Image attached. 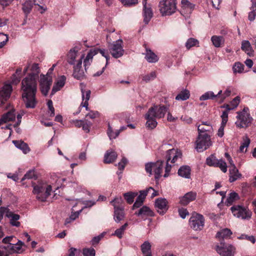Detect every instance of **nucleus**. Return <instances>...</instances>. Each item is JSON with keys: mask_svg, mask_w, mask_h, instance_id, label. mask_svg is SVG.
Masks as SVG:
<instances>
[{"mask_svg": "<svg viewBox=\"0 0 256 256\" xmlns=\"http://www.w3.org/2000/svg\"><path fill=\"white\" fill-rule=\"evenodd\" d=\"M250 144V138L246 136L245 138H244L243 142L241 146L240 147V152H246V150H244V149L245 148H248V146Z\"/></svg>", "mask_w": 256, "mask_h": 256, "instance_id": "3c124183", "label": "nucleus"}, {"mask_svg": "<svg viewBox=\"0 0 256 256\" xmlns=\"http://www.w3.org/2000/svg\"><path fill=\"white\" fill-rule=\"evenodd\" d=\"M122 3L124 6H132L138 4V0H122Z\"/></svg>", "mask_w": 256, "mask_h": 256, "instance_id": "680f3d73", "label": "nucleus"}, {"mask_svg": "<svg viewBox=\"0 0 256 256\" xmlns=\"http://www.w3.org/2000/svg\"><path fill=\"white\" fill-rule=\"evenodd\" d=\"M16 114L14 111H10L3 114L0 118V126L9 122L13 121L15 120Z\"/></svg>", "mask_w": 256, "mask_h": 256, "instance_id": "b1692460", "label": "nucleus"}, {"mask_svg": "<svg viewBox=\"0 0 256 256\" xmlns=\"http://www.w3.org/2000/svg\"><path fill=\"white\" fill-rule=\"evenodd\" d=\"M238 239H246L248 240L251 242L252 244H254L256 242V239L253 236H248L246 234H242L240 236L238 237Z\"/></svg>", "mask_w": 256, "mask_h": 256, "instance_id": "052dcab7", "label": "nucleus"}, {"mask_svg": "<svg viewBox=\"0 0 256 256\" xmlns=\"http://www.w3.org/2000/svg\"><path fill=\"white\" fill-rule=\"evenodd\" d=\"M222 94V90L218 92L217 94H214L212 91H208L202 94L200 98V100H206L208 99L214 100L215 98L218 97Z\"/></svg>", "mask_w": 256, "mask_h": 256, "instance_id": "72a5a7b5", "label": "nucleus"}, {"mask_svg": "<svg viewBox=\"0 0 256 256\" xmlns=\"http://www.w3.org/2000/svg\"><path fill=\"white\" fill-rule=\"evenodd\" d=\"M182 154L180 151L178 150L172 148L168 150L166 152V164L165 166V174L164 175V178H166L169 176L172 166L168 164V162L170 160L172 163H174L178 158H180Z\"/></svg>", "mask_w": 256, "mask_h": 256, "instance_id": "423d86ee", "label": "nucleus"}, {"mask_svg": "<svg viewBox=\"0 0 256 256\" xmlns=\"http://www.w3.org/2000/svg\"><path fill=\"white\" fill-rule=\"evenodd\" d=\"M146 49V53L145 58L148 62H156L158 60L157 56L152 52L151 50L146 48V45L144 44Z\"/></svg>", "mask_w": 256, "mask_h": 256, "instance_id": "7c9ffc66", "label": "nucleus"}, {"mask_svg": "<svg viewBox=\"0 0 256 256\" xmlns=\"http://www.w3.org/2000/svg\"><path fill=\"white\" fill-rule=\"evenodd\" d=\"M128 160L126 158H123L121 161L118 163V169L120 170H123Z\"/></svg>", "mask_w": 256, "mask_h": 256, "instance_id": "774afa93", "label": "nucleus"}, {"mask_svg": "<svg viewBox=\"0 0 256 256\" xmlns=\"http://www.w3.org/2000/svg\"><path fill=\"white\" fill-rule=\"evenodd\" d=\"M248 108H244L242 111L236 112L237 120L235 124L236 126L240 128H244L248 127L252 122L253 118L250 116L249 113Z\"/></svg>", "mask_w": 256, "mask_h": 256, "instance_id": "39448f33", "label": "nucleus"}, {"mask_svg": "<svg viewBox=\"0 0 256 256\" xmlns=\"http://www.w3.org/2000/svg\"><path fill=\"white\" fill-rule=\"evenodd\" d=\"M167 204L168 202L166 198H158L156 200L155 207L160 214H164L168 210Z\"/></svg>", "mask_w": 256, "mask_h": 256, "instance_id": "dca6fc26", "label": "nucleus"}, {"mask_svg": "<svg viewBox=\"0 0 256 256\" xmlns=\"http://www.w3.org/2000/svg\"><path fill=\"white\" fill-rule=\"evenodd\" d=\"M78 50L72 48L70 50L67 54V62L71 65H74L76 59L78 58Z\"/></svg>", "mask_w": 256, "mask_h": 256, "instance_id": "bb28decb", "label": "nucleus"}, {"mask_svg": "<svg viewBox=\"0 0 256 256\" xmlns=\"http://www.w3.org/2000/svg\"><path fill=\"white\" fill-rule=\"evenodd\" d=\"M242 50H244L249 56H253L254 51L252 50L250 42L248 40H244L242 42Z\"/></svg>", "mask_w": 256, "mask_h": 256, "instance_id": "4c0bfd02", "label": "nucleus"}, {"mask_svg": "<svg viewBox=\"0 0 256 256\" xmlns=\"http://www.w3.org/2000/svg\"><path fill=\"white\" fill-rule=\"evenodd\" d=\"M234 216L244 220H249L252 217V212L246 207L240 205H234L230 208Z\"/></svg>", "mask_w": 256, "mask_h": 256, "instance_id": "0eeeda50", "label": "nucleus"}, {"mask_svg": "<svg viewBox=\"0 0 256 256\" xmlns=\"http://www.w3.org/2000/svg\"><path fill=\"white\" fill-rule=\"evenodd\" d=\"M118 156L117 154L112 150H107L104 156V162L106 164H110L114 162Z\"/></svg>", "mask_w": 256, "mask_h": 256, "instance_id": "393cba45", "label": "nucleus"}, {"mask_svg": "<svg viewBox=\"0 0 256 256\" xmlns=\"http://www.w3.org/2000/svg\"><path fill=\"white\" fill-rule=\"evenodd\" d=\"M26 246L24 242L18 240L15 244H10L7 246H0V248L6 252L22 254L26 250Z\"/></svg>", "mask_w": 256, "mask_h": 256, "instance_id": "9d476101", "label": "nucleus"}, {"mask_svg": "<svg viewBox=\"0 0 256 256\" xmlns=\"http://www.w3.org/2000/svg\"><path fill=\"white\" fill-rule=\"evenodd\" d=\"M36 2V0H26L22 4V10L26 18H27L28 14L32 11L34 4H38Z\"/></svg>", "mask_w": 256, "mask_h": 256, "instance_id": "4be33fe9", "label": "nucleus"}, {"mask_svg": "<svg viewBox=\"0 0 256 256\" xmlns=\"http://www.w3.org/2000/svg\"><path fill=\"white\" fill-rule=\"evenodd\" d=\"M82 100L84 102H82L80 106L82 107H84L86 108V110H88V101L90 100V90H88L86 92L83 89H82Z\"/></svg>", "mask_w": 256, "mask_h": 256, "instance_id": "473e14b6", "label": "nucleus"}, {"mask_svg": "<svg viewBox=\"0 0 256 256\" xmlns=\"http://www.w3.org/2000/svg\"><path fill=\"white\" fill-rule=\"evenodd\" d=\"M128 226V223H125L124 225L122 226L120 228L116 229L112 235L116 236L119 238H121Z\"/></svg>", "mask_w": 256, "mask_h": 256, "instance_id": "a19ab883", "label": "nucleus"}, {"mask_svg": "<svg viewBox=\"0 0 256 256\" xmlns=\"http://www.w3.org/2000/svg\"><path fill=\"white\" fill-rule=\"evenodd\" d=\"M239 198V196L236 192H230L226 199V202L228 205H231L236 200Z\"/></svg>", "mask_w": 256, "mask_h": 256, "instance_id": "79ce46f5", "label": "nucleus"}, {"mask_svg": "<svg viewBox=\"0 0 256 256\" xmlns=\"http://www.w3.org/2000/svg\"><path fill=\"white\" fill-rule=\"evenodd\" d=\"M176 0H161L158 4L160 12L162 16H170L177 10Z\"/></svg>", "mask_w": 256, "mask_h": 256, "instance_id": "20e7f679", "label": "nucleus"}, {"mask_svg": "<svg viewBox=\"0 0 256 256\" xmlns=\"http://www.w3.org/2000/svg\"><path fill=\"white\" fill-rule=\"evenodd\" d=\"M32 76H27L22 82V98L26 108H34L36 105V94L37 82Z\"/></svg>", "mask_w": 256, "mask_h": 256, "instance_id": "f257e3e1", "label": "nucleus"}, {"mask_svg": "<svg viewBox=\"0 0 256 256\" xmlns=\"http://www.w3.org/2000/svg\"><path fill=\"white\" fill-rule=\"evenodd\" d=\"M240 102V98L239 96H238L234 98L230 103V105L232 106L231 109L234 110L235 108H236L238 106Z\"/></svg>", "mask_w": 256, "mask_h": 256, "instance_id": "bf43d9fd", "label": "nucleus"}, {"mask_svg": "<svg viewBox=\"0 0 256 256\" xmlns=\"http://www.w3.org/2000/svg\"><path fill=\"white\" fill-rule=\"evenodd\" d=\"M7 218L10 219V223L11 226L19 227L20 225V222L18 220L20 218V216L12 212L8 214Z\"/></svg>", "mask_w": 256, "mask_h": 256, "instance_id": "5701e85b", "label": "nucleus"}, {"mask_svg": "<svg viewBox=\"0 0 256 256\" xmlns=\"http://www.w3.org/2000/svg\"><path fill=\"white\" fill-rule=\"evenodd\" d=\"M216 166L214 167H218L221 170L224 172H226L227 171V165L226 162L222 160H218V162L216 163Z\"/></svg>", "mask_w": 256, "mask_h": 256, "instance_id": "09e8293b", "label": "nucleus"}, {"mask_svg": "<svg viewBox=\"0 0 256 256\" xmlns=\"http://www.w3.org/2000/svg\"><path fill=\"white\" fill-rule=\"evenodd\" d=\"M178 174L180 176L186 178H190V168L189 166H182L178 170Z\"/></svg>", "mask_w": 256, "mask_h": 256, "instance_id": "2f4dec72", "label": "nucleus"}, {"mask_svg": "<svg viewBox=\"0 0 256 256\" xmlns=\"http://www.w3.org/2000/svg\"><path fill=\"white\" fill-rule=\"evenodd\" d=\"M196 193L194 192H190L186 193L184 196L180 198V203L183 206H186L190 202L196 200Z\"/></svg>", "mask_w": 256, "mask_h": 256, "instance_id": "6ab92c4d", "label": "nucleus"}, {"mask_svg": "<svg viewBox=\"0 0 256 256\" xmlns=\"http://www.w3.org/2000/svg\"><path fill=\"white\" fill-rule=\"evenodd\" d=\"M145 118L146 120V126L147 128L154 129L156 126L158 122L156 121V118L152 117V116L146 113L145 114Z\"/></svg>", "mask_w": 256, "mask_h": 256, "instance_id": "cd10ccee", "label": "nucleus"}, {"mask_svg": "<svg viewBox=\"0 0 256 256\" xmlns=\"http://www.w3.org/2000/svg\"><path fill=\"white\" fill-rule=\"evenodd\" d=\"M122 44V40L119 39L109 44V50L114 58H119L124 54V50Z\"/></svg>", "mask_w": 256, "mask_h": 256, "instance_id": "9b49d317", "label": "nucleus"}, {"mask_svg": "<svg viewBox=\"0 0 256 256\" xmlns=\"http://www.w3.org/2000/svg\"><path fill=\"white\" fill-rule=\"evenodd\" d=\"M135 214L140 216H153L154 212L147 206H143L138 212H135Z\"/></svg>", "mask_w": 256, "mask_h": 256, "instance_id": "c85d7f7f", "label": "nucleus"}, {"mask_svg": "<svg viewBox=\"0 0 256 256\" xmlns=\"http://www.w3.org/2000/svg\"><path fill=\"white\" fill-rule=\"evenodd\" d=\"M222 118V125H226L228 120V110L224 111L221 115Z\"/></svg>", "mask_w": 256, "mask_h": 256, "instance_id": "338daca9", "label": "nucleus"}, {"mask_svg": "<svg viewBox=\"0 0 256 256\" xmlns=\"http://www.w3.org/2000/svg\"><path fill=\"white\" fill-rule=\"evenodd\" d=\"M66 80V77L64 76H60L57 82L53 86L51 94H54L56 92L60 90L65 84Z\"/></svg>", "mask_w": 256, "mask_h": 256, "instance_id": "412c9836", "label": "nucleus"}, {"mask_svg": "<svg viewBox=\"0 0 256 256\" xmlns=\"http://www.w3.org/2000/svg\"><path fill=\"white\" fill-rule=\"evenodd\" d=\"M92 125V123L88 120H84V122L82 125V129L86 132H90V128Z\"/></svg>", "mask_w": 256, "mask_h": 256, "instance_id": "13d9d810", "label": "nucleus"}, {"mask_svg": "<svg viewBox=\"0 0 256 256\" xmlns=\"http://www.w3.org/2000/svg\"><path fill=\"white\" fill-rule=\"evenodd\" d=\"M147 0H143L142 4L144 6L143 14L144 17V22L148 24L153 16V12L150 4L147 5Z\"/></svg>", "mask_w": 256, "mask_h": 256, "instance_id": "f3484780", "label": "nucleus"}, {"mask_svg": "<svg viewBox=\"0 0 256 256\" xmlns=\"http://www.w3.org/2000/svg\"><path fill=\"white\" fill-rule=\"evenodd\" d=\"M113 206H114V219L116 222L118 223L124 218V209L122 206H118L116 204H113Z\"/></svg>", "mask_w": 256, "mask_h": 256, "instance_id": "a211bd4d", "label": "nucleus"}, {"mask_svg": "<svg viewBox=\"0 0 256 256\" xmlns=\"http://www.w3.org/2000/svg\"><path fill=\"white\" fill-rule=\"evenodd\" d=\"M107 133L110 139H114L116 138L119 135L120 131L117 130L115 132H113L112 128L109 124Z\"/></svg>", "mask_w": 256, "mask_h": 256, "instance_id": "8fccbe9b", "label": "nucleus"}, {"mask_svg": "<svg viewBox=\"0 0 256 256\" xmlns=\"http://www.w3.org/2000/svg\"><path fill=\"white\" fill-rule=\"evenodd\" d=\"M84 55L82 54L78 60V63L74 66V72L72 76L75 78L80 80L85 77L84 70L82 69V60L84 59Z\"/></svg>", "mask_w": 256, "mask_h": 256, "instance_id": "2eb2a0df", "label": "nucleus"}, {"mask_svg": "<svg viewBox=\"0 0 256 256\" xmlns=\"http://www.w3.org/2000/svg\"><path fill=\"white\" fill-rule=\"evenodd\" d=\"M137 195L138 193L136 192H130L124 193V196L127 202L129 204H131L134 202V198L136 196H137Z\"/></svg>", "mask_w": 256, "mask_h": 256, "instance_id": "ea45409f", "label": "nucleus"}, {"mask_svg": "<svg viewBox=\"0 0 256 256\" xmlns=\"http://www.w3.org/2000/svg\"><path fill=\"white\" fill-rule=\"evenodd\" d=\"M178 214L182 218H184L186 216L189 214L188 210L183 208L178 209Z\"/></svg>", "mask_w": 256, "mask_h": 256, "instance_id": "69168bd1", "label": "nucleus"}, {"mask_svg": "<svg viewBox=\"0 0 256 256\" xmlns=\"http://www.w3.org/2000/svg\"><path fill=\"white\" fill-rule=\"evenodd\" d=\"M12 91V86L10 84H6L2 87V90H0V98H2L1 101L6 100L10 96Z\"/></svg>", "mask_w": 256, "mask_h": 256, "instance_id": "aec40b11", "label": "nucleus"}, {"mask_svg": "<svg viewBox=\"0 0 256 256\" xmlns=\"http://www.w3.org/2000/svg\"><path fill=\"white\" fill-rule=\"evenodd\" d=\"M52 78L48 74L40 75V87L41 92L43 95L46 96L52 84Z\"/></svg>", "mask_w": 256, "mask_h": 256, "instance_id": "f8f14e48", "label": "nucleus"}, {"mask_svg": "<svg viewBox=\"0 0 256 256\" xmlns=\"http://www.w3.org/2000/svg\"><path fill=\"white\" fill-rule=\"evenodd\" d=\"M232 232L228 228H224L216 233V238L220 241V244L216 246V251L221 256H234L235 248L230 244H226L224 239L230 238Z\"/></svg>", "mask_w": 256, "mask_h": 256, "instance_id": "f03ea898", "label": "nucleus"}, {"mask_svg": "<svg viewBox=\"0 0 256 256\" xmlns=\"http://www.w3.org/2000/svg\"><path fill=\"white\" fill-rule=\"evenodd\" d=\"M0 40H2L0 42V48H3L8 42V36L3 33H0Z\"/></svg>", "mask_w": 256, "mask_h": 256, "instance_id": "864d4df0", "label": "nucleus"}, {"mask_svg": "<svg viewBox=\"0 0 256 256\" xmlns=\"http://www.w3.org/2000/svg\"><path fill=\"white\" fill-rule=\"evenodd\" d=\"M142 80L146 82H150L152 80H154V78L156 77V72H152L150 74H146V75H142Z\"/></svg>", "mask_w": 256, "mask_h": 256, "instance_id": "49530a36", "label": "nucleus"}, {"mask_svg": "<svg viewBox=\"0 0 256 256\" xmlns=\"http://www.w3.org/2000/svg\"><path fill=\"white\" fill-rule=\"evenodd\" d=\"M168 110V108L164 105H156L149 108L147 113L156 118H164Z\"/></svg>", "mask_w": 256, "mask_h": 256, "instance_id": "4468645a", "label": "nucleus"}, {"mask_svg": "<svg viewBox=\"0 0 256 256\" xmlns=\"http://www.w3.org/2000/svg\"><path fill=\"white\" fill-rule=\"evenodd\" d=\"M198 41L196 39L194 38H190L188 40L186 43V46L187 49L189 50L193 46H198Z\"/></svg>", "mask_w": 256, "mask_h": 256, "instance_id": "c03bdc74", "label": "nucleus"}, {"mask_svg": "<svg viewBox=\"0 0 256 256\" xmlns=\"http://www.w3.org/2000/svg\"><path fill=\"white\" fill-rule=\"evenodd\" d=\"M141 250L144 256H152L151 245L146 241L141 246Z\"/></svg>", "mask_w": 256, "mask_h": 256, "instance_id": "e433bc0d", "label": "nucleus"}, {"mask_svg": "<svg viewBox=\"0 0 256 256\" xmlns=\"http://www.w3.org/2000/svg\"><path fill=\"white\" fill-rule=\"evenodd\" d=\"M229 172V181L230 182H232L236 180L242 176V174L239 172L236 167L230 168Z\"/></svg>", "mask_w": 256, "mask_h": 256, "instance_id": "a878e982", "label": "nucleus"}, {"mask_svg": "<svg viewBox=\"0 0 256 256\" xmlns=\"http://www.w3.org/2000/svg\"><path fill=\"white\" fill-rule=\"evenodd\" d=\"M32 186L33 187L32 192L34 194H36V198L41 202L46 201L47 198L50 194L51 186H46L45 183L40 182L37 184L32 182Z\"/></svg>", "mask_w": 256, "mask_h": 256, "instance_id": "7ed1b4c3", "label": "nucleus"}, {"mask_svg": "<svg viewBox=\"0 0 256 256\" xmlns=\"http://www.w3.org/2000/svg\"><path fill=\"white\" fill-rule=\"evenodd\" d=\"M98 50V53L100 52L103 56H104L106 60V64H108V60L109 59V54L107 50L104 49H100L96 48Z\"/></svg>", "mask_w": 256, "mask_h": 256, "instance_id": "0e129e2a", "label": "nucleus"}, {"mask_svg": "<svg viewBox=\"0 0 256 256\" xmlns=\"http://www.w3.org/2000/svg\"><path fill=\"white\" fill-rule=\"evenodd\" d=\"M234 73H241L244 69V65L240 62H236L232 68Z\"/></svg>", "mask_w": 256, "mask_h": 256, "instance_id": "de8ad7c7", "label": "nucleus"}, {"mask_svg": "<svg viewBox=\"0 0 256 256\" xmlns=\"http://www.w3.org/2000/svg\"><path fill=\"white\" fill-rule=\"evenodd\" d=\"M190 96V92L186 89H183L176 96V100H186L189 98Z\"/></svg>", "mask_w": 256, "mask_h": 256, "instance_id": "58836bf2", "label": "nucleus"}, {"mask_svg": "<svg viewBox=\"0 0 256 256\" xmlns=\"http://www.w3.org/2000/svg\"><path fill=\"white\" fill-rule=\"evenodd\" d=\"M164 167V162L162 160H158L156 162H149L146 164L145 169L150 175L152 174V171L154 173L156 180H158L162 176Z\"/></svg>", "mask_w": 256, "mask_h": 256, "instance_id": "1a4fd4ad", "label": "nucleus"}, {"mask_svg": "<svg viewBox=\"0 0 256 256\" xmlns=\"http://www.w3.org/2000/svg\"><path fill=\"white\" fill-rule=\"evenodd\" d=\"M196 144V148L198 152H201L206 150L212 145L210 136L207 134H198Z\"/></svg>", "mask_w": 256, "mask_h": 256, "instance_id": "6e6552de", "label": "nucleus"}, {"mask_svg": "<svg viewBox=\"0 0 256 256\" xmlns=\"http://www.w3.org/2000/svg\"><path fill=\"white\" fill-rule=\"evenodd\" d=\"M148 194L147 188L145 190H140V194L138 196L136 199L144 202L146 196Z\"/></svg>", "mask_w": 256, "mask_h": 256, "instance_id": "e2e57ef3", "label": "nucleus"}, {"mask_svg": "<svg viewBox=\"0 0 256 256\" xmlns=\"http://www.w3.org/2000/svg\"><path fill=\"white\" fill-rule=\"evenodd\" d=\"M231 89L230 87L226 88V90L222 94H220L219 98H220V102H223L224 100L229 96L231 94Z\"/></svg>", "mask_w": 256, "mask_h": 256, "instance_id": "5fc2aeb1", "label": "nucleus"}, {"mask_svg": "<svg viewBox=\"0 0 256 256\" xmlns=\"http://www.w3.org/2000/svg\"><path fill=\"white\" fill-rule=\"evenodd\" d=\"M98 50L96 48H92L88 52L86 58L90 60H92L93 56L98 54Z\"/></svg>", "mask_w": 256, "mask_h": 256, "instance_id": "6e6d98bb", "label": "nucleus"}, {"mask_svg": "<svg viewBox=\"0 0 256 256\" xmlns=\"http://www.w3.org/2000/svg\"><path fill=\"white\" fill-rule=\"evenodd\" d=\"M189 222L191 228L195 230H200L204 226V219L202 215L196 214L191 216Z\"/></svg>", "mask_w": 256, "mask_h": 256, "instance_id": "ddd939ff", "label": "nucleus"}, {"mask_svg": "<svg viewBox=\"0 0 256 256\" xmlns=\"http://www.w3.org/2000/svg\"><path fill=\"white\" fill-rule=\"evenodd\" d=\"M211 40L214 46L216 48H220L224 44V39L222 36H213Z\"/></svg>", "mask_w": 256, "mask_h": 256, "instance_id": "c9c22d12", "label": "nucleus"}, {"mask_svg": "<svg viewBox=\"0 0 256 256\" xmlns=\"http://www.w3.org/2000/svg\"><path fill=\"white\" fill-rule=\"evenodd\" d=\"M83 254L84 256H95V250L93 248H84Z\"/></svg>", "mask_w": 256, "mask_h": 256, "instance_id": "4d7b16f0", "label": "nucleus"}, {"mask_svg": "<svg viewBox=\"0 0 256 256\" xmlns=\"http://www.w3.org/2000/svg\"><path fill=\"white\" fill-rule=\"evenodd\" d=\"M37 177L36 175L35 172L34 170H28L24 176V177L22 178L21 181H24L26 179H36Z\"/></svg>", "mask_w": 256, "mask_h": 256, "instance_id": "a18cd8bd", "label": "nucleus"}, {"mask_svg": "<svg viewBox=\"0 0 256 256\" xmlns=\"http://www.w3.org/2000/svg\"><path fill=\"white\" fill-rule=\"evenodd\" d=\"M181 4L182 8L185 9L188 8L192 10L194 7V5L190 3L188 0H182Z\"/></svg>", "mask_w": 256, "mask_h": 256, "instance_id": "603ef678", "label": "nucleus"}, {"mask_svg": "<svg viewBox=\"0 0 256 256\" xmlns=\"http://www.w3.org/2000/svg\"><path fill=\"white\" fill-rule=\"evenodd\" d=\"M218 160L214 154H212L206 159V164L210 166H216V163L218 162Z\"/></svg>", "mask_w": 256, "mask_h": 256, "instance_id": "37998d69", "label": "nucleus"}, {"mask_svg": "<svg viewBox=\"0 0 256 256\" xmlns=\"http://www.w3.org/2000/svg\"><path fill=\"white\" fill-rule=\"evenodd\" d=\"M12 143L18 148L26 154L30 151V148L27 144L22 140H13Z\"/></svg>", "mask_w": 256, "mask_h": 256, "instance_id": "c756f323", "label": "nucleus"}, {"mask_svg": "<svg viewBox=\"0 0 256 256\" xmlns=\"http://www.w3.org/2000/svg\"><path fill=\"white\" fill-rule=\"evenodd\" d=\"M30 73L28 76H32L33 78L37 79L38 75L40 72V68L38 64L34 63L30 66Z\"/></svg>", "mask_w": 256, "mask_h": 256, "instance_id": "f704fd0d", "label": "nucleus"}]
</instances>
